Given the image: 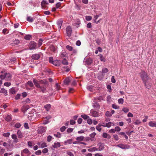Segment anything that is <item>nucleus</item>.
Instances as JSON below:
<instances>
[{"mask_svg":"<svg viewBox=\"0 0 156 156\" xmlns=\"http://www.w3.org/2000/svg\"><path fill=\"white\" fill-rule=\"evenodd\" d=\"M62 23L63 20L62 19H60L58 20L57 22V24L58 26V28L59 30H60L61 29Z\"/></svg>","mask_w":156,"mask_h":156,"instance_id":"9b49d317","label":"nucleus"},{"mask_svg":"<svg viewBox=\"0 0 156 156\" xmlns=\"http://www.w3.org/2000/svg\"><path fill=\"white\" fill-rule=\"evenodd\" d=\"M66 31L67 36L69 37L71 35L72 32V30L70 26H68L66 28Z\"/></svg>","mask_w":156,"mask_h":156,"instance_id":"0eeeda50","label":"nucleus"},{"mask_svg":"<svg viewBox=\"0 0 156 156\" xmlns=\"http://www.w3.org/2000/svg\"><path fill=\"white\" fill-rule=\"evenodd\" d=\"M35 86L39 88L40 87V86L39 85V82L36 79L33 80Z\"/></svg>","mask_w":156,"mask_h":156,"instance_id":"6ab92c4d","label":"nucleus"},{"mask_svg":"<svg viewBox=\"0 0 156 156\" xmlns=\"http://www.w3.org/2000/svg\"><path fill=\"white\" fill-rule=\"evenodd\" d=\"M88 151L90 152H93L96 151H98L97 150V148L96 147H94L92 148H89L88 150Z\"/></svg>","mask_w":156,"mask_h":156,"instance_id":"393cba45","label":"nucleus"},{"mask_svg":"<svg viewBox=\"0 0 156 156\" xmlns=\"http://www.w3.org/2000/svg\"><path fill=\"white\" fill-rule=\"evenodd\" d=\"M21 126V125L20 123H16L14 127L17 128H19Z\"/></svg>","mask_w":156,"mask_h":156,"instance_id":"c03bdc74","label":"nucleus"},{"mask_svg":"<svg viewBox=\"0 0 156 156\" xmlns=\"http://www.w3.org/2000/svg\"><path fill=\"white\" fill-rule=\"evenodd\" d=\"M111 81L112 83H115L116 81L115 79L114 76H112L111 79Z\"/></svg>","mask_w":156,"mask_h":156,"instance_id":"680f3d73","label":"nucleus"},{"mask_svg":"<svg viewBox=\"0 0 156 156\" xmlns=\"http://www.w3.org/2000/svg\"><path fill=\"white\" fill-rule=\"evenodd\" d=\"M48 4V2L46 0L43 1L41 3V5L43 9H45L46 5Z\"/></svg>","mask_w":156,"mask_h":156,"instance_id":"f8f14e48","label":"nucleus"},{"mask_svg":"<svg viewBox=\"0 0 156 156\" xmlns=\"http://www.w3.org/2000/svg\"><path fill=\"white\" fill-rule=\"evenodd\" d=\"M44 108L46 110L48 111L49 110L51 107V105L50 104H47L46 105L44 106Z\"/></svg>","mask_w":156,"mask_h":156,"instance_id":"a878e982","label":"nucleus"},{"mask_svg":"<svg viewBox=\"0 0 156 156\" xmlns=\"http://www.w3.org/2000/svg\"><path fill=\"white\" fill-rule=\"evenodd\" d=\"M104 76V74H102L100 73L98 76V78L100 80H102L103 79Z\"/></svg>","mask_w":156,"mask_h":156,"instance_id":"473e14b6","label":"nucleus"},{"mask_svg":"<svg viewBox=\"0 0 156 156\" xmlns=\"http://www.w3.org/2000/svg\"><path fill=\"white\" fill-rule=\"evenodd\" d=\"M29 108V106L28 105H23L22 107L21 110L23 113H25Z\"/></svg>","mask_w":156,"mask_h":156,"instance_id":"ddd939ff","label":"nucleus"},{"mask_svg":"<svg viewBox=\"0 0 156 156\" xmlns=\"http://www.w3.org/2000/svg\"><path fill=\"white\" fill-rule=\"evenodd\" d=\"M122 149H128L130 148V146L126 144H120L116 146Z\"/></svg>","mask_w":156,"mask_h":156,"instance_id":"39448f33","label":"nucleus"},{"mask_svg":"<svg viewBox=\"0 0 156 156\" xmlns=\"http://www.w3.org/2000/svg\"><path fill=\"white\" fill-rule=\"evenodd\" d=\"M27 84L31 87L33 86V83L31 81H28L27 82Z\"/></svg>","mask_w":156,"mask_h":156,"instance_id":"13d9d810","label":"nucleus"},{"mask_svg":"<svg viewBox=\"0 0 156 156\" xmlns=\"http://www.w3.org/2000/svg\"><path fill=\"white\" fill-rule=\"evenodd\" d=\"M90 115L94 117H97L99 116V114L96 111L91 110L90 111Z\"/></svg>","mask_w":156,"mask_h":156,"instance_id":"20e7f679","label":"nucleus"},{"mask_svg":"<svg viewBox=\"0 0 156 156\" xmlns=\"http://www.w3.org/2000/svg\"><path fill=\"white\" fill-rule=\"evenodd\" d=\"M37 144L40 146V147L41 148L46 147L47 146V143L43 142H38L37 143Z\"/></svg>","mask_w":156,"mask_h":156,"instance_id":"6e6552de","label":"nucleus"},{"mask_svg":"<svg viewBox=\"0 0 156 156\" xmlns=\"http://www.w3.org/2000/svg\"><path fill=\"white\" fill-rule=\"evenodd\" d=\"M140 76L144 82L145 85L147 86V81L148 80V77L147 73L144 71H142L140 73Z\"/></svg>","mask_w":156,"mask_h":156,"instance_id":"f257e3e1","label":"nucleus"},{"mask_svg":"<svg viewBox=\"0 0 156 156\" xmlns=\"http://www.w3.org/2000/svg\"><path fill=\"white\" fill-rule=\"evenodd\" d=\"M112 107L115 109H119V107L115 104H112Z\"/></svg>","mask_w":156,"mask_h":156,"instance_id":"09e8293b","label":"nucleus"},{"mask_svg":"<svg viewBox=\"0 0 156 156\" xmlns=\"http://www.w3.org/2000/svg\"><path fill=\"white\" fill-rule=\"evenodd\" d=\"M30 154V152L27 148L22 150L21 152V156H28Z\"/></svg>","mask_w":156,"mask_h":156,"instance_id":"7ed1b4c3","label":"nucleus"},{"mask_svg":"<svg viewBox=\"0 0 156 156\" xmlns=\"http://www.w3.org/2000/svg\"><path fill=\"white\" fill-rule=\"evenodd\" d=\"M50 49L51 51L55 52L56 51V49L53 45H51L50 46Z\"/></svg>","mask_w":156,"mask_h":156,"instance_id":"bb28decb","label":"nucleus"},{"mask_svg":"<svg viewBox=\"0 0 156 156\" xmlns=\"http://www.w3.org/2000/svg\"><path fill=\"white\" fill-rule=\"evenodd\" d=\"M1 77L2 79H5L7 80H10L11 78V76L10 74L7 73H4L3 74L1 75Z\"/></svg>","mask_w":156,"mask_h":156,"instance_id":"f03ea898","label":"nucleus"},{"mask_svg":"<svg viewBox=\"0 0 156 156\" xmlns=\"http://www.w3.org/2000/svg\"><path fill=\"white\" fill-rule=\"evenodd\" d=\"M73 139H68L64 141V144L66 145L71 144L72 143Z\"/></svg>","mask_w":156,"mask_h":156,"instance_id":"5701e85b","label":"nucleus"},{"mask_svg":"<svg viewBox=\"0 0 156 156\" xmlns=\"http://www.w3.org/2000/svg\"><path fill=\"white\" fill-rule=\"evenodd\" d=\"M60 143L59 142H55L53 145L51 146V148L52 149L55 148L59 147H60Z\"/></svg>","mask_w":156,"mask_h":156,"instance_id":"9d476101","label":"nucleus"},{"mask_svg":"<svg viewBox=\"0 0 156 156\" xmlns=\"http://www.w3.org/2000/svg\"><path fill=\"white\" fill-rule=\"evenodd\" d=\"M84 139V136H80L77 137L76 138V140L80 143V141H83Z\"/></svg>","mask_w":156,"mask_h":156,"instance_id":"dca6fc26","label":"nucleus"},{"mask_svg":"<svg viewBox=\"0 0 156 156\" xmlns=\"http://www.w3.org/2000/svg\"><path fill=\"white\" fill-rule=\"evenodd\" d=\"M149 125L151 127H156V123L155 122H150L149 123Z\"/></svg>","mask_w":156,"mask_h":156,"instance_id":"412c9836","label":"nucleus"},{"mask_svg":"<svg viewBox=\"0 0 156 156\" xmlns=\"http://www.w3.org/2000/svg\"><path fill=\"white\" fill-rule=\"evenodd\" d=\"M92 17L91 16H86L85 17L86 20L87 21H90V20L92 19Z\"/></svg>","mask_w":156,"mask_h":156,"instance_id":"ea45409f","label":"nucleus"},{"mask_svg":"<svg viewBox=\"0 0 156 156\" xmlns=\"http://www.w3.org/2000/svg\"><path fill=\"white\" fill-rule=\"evenodd\" d=\"M54 136L56 137L59 138L62 136L61 134L59 132H57L56 133L54 134Z\"/></svg>","mask_w":156,"mask_h":156,"instance_id":"7c9ffc66","label":"nucleus"},{"mask_svg":"<svg viewBox=\"0 0 156 156\" xmlns=\"http://www.w3.org/2000/svg\"><path fill=\"white\" fill-rule=\"evenodd\" d=\"M10 93L13 94H14L16 93V91L14 89L12 88L10 90Z\"/></svg>","mask_w":156,"mask_h":156,"instance_id":"5fc2aeb1","label":"nucleus"},{"mask_svg":"<svg viewBox=\"0 0 156 156\" xmlns=\"http://www.w3.org/2000/svg\"><path fill=\"white\" fill-rule=\"evenodd\" d=\"M2 93L6 95L7 93V91L4 88H2L0 90V93Z\"/></svg>","mask_w":156,"mask_h":156,"instance_id":"c85d7f7f","label":"nucleus"},{"mask_svg":"<svg viewBox=\"0 0 156 156\" xmlns=\"http://www.w3.org/2000/svg\"><path fill=\"white\" fill-rule=\"evenodd\" d=\"M17 133L18 136L19 138H22L24 137L23 133L20 130L17 131Z\"/></svg>","mask_w":156,"mask_h":156,"instance_id":"f3484780","label":"nucleus"},{"mask_svg":"<svg viewBox=\"0 0 156 156\" xmlns=\"http://www.w3.org/2000/svg\"><path fill=\"white\" fill-rule=\"evenodd\" d=\"M76 122L73 119H71L70 121V123L71 125H73Z\"/></svg>","mask_w":156,"mask_h":156,"instance_id":"774afa93","label":"nucleus"},{"mask_svg":"<svg viewBox=\"0 0 156 156\" xmlns=\"http://www.w3.org/2000/svg\"><path fill=\"white\" fill-rule=\"evenodd\" d=\"M83 121V119L81 118H78L77 120V122L79 124H80Z\"/></svg>","mask_w":156,"mask_h":156,"instance_id":"bf43d9fd","label":"nucleus"},{"mask_svg":"<svg viewBox=\"0 0 156 156\" xmlns=\"http://www.w3.org/2000/svg\"><path fill=\"white\" fill-rule=\"evenodd\" d=\"M48 151V150L47 148H45L43 149L42 152L43 153L45 154L47 153Z\"/></svg>","mask_w":156,"mask_h":156,"instance_id":"4d7b16f0","label":"nucleus"},{"mask_svg":"<svg viewBox=\"0 0 156 156\" xmlns=\"http://www.w3.org/2000/svg\"><path fill=\"white\" fill-rule=\"evenodd\" d=\"M93 106L94 108H99L100 107L99 103L97 102L94 103L93 104Z\"/></svg>","mask_w":156,"mask_h":156,"instance_id":"b1692460","label":"nucleus"},{"mask_svg":"<svg viewBox=\"0 0 156 156\" xmlns=\"http://www.w3.org/2000/svg\"><path fill=\"white\" fill-rule=\"evenodd\" d=\"M113 136L115 140L117 141L119 140V137L117 135H113Z\"/></svg>","mask_w":156,"mask_h":156,"instance_id":"e2e57ef3","label":"nucleus"},{"mask_svg":"<svg viewBox=\"0 0 156 156\" xmlns=\"http://www.w3.org/2000/svg\"><path fill=\"white\" fill-rule=\"evenodd\" d=\"M21 95L20 94H17L15 97V99L16 100H18L20 99V96Z\"/></svg>","mask_w":156,"mask_h":156,"instance_id":"338daca9","label":"nucleus"},{"mask_svg":"<svg viewBox=\"0 0 156 156\" xmlns=\"http://www.w3.org/2000/svg\"><path fill=\"white\" fill-rule=\"evenodd\" d=\"M115 131L119 132L121 130L120 128L118 126L115 127Z\"/></svg>","mask_w":156,"mask_h":156,"instance_id":"3c124183","label":"nucleus"},{"mask_svg":"<svg viewBox=\"0 0 156 156\" xmlns=\"http://www.w3.org/2000/svg\"><path fill=\"white\" fill-rule=\"evenodd\" d=\"M114 125L113 123L111 122H109L108 123L106 124V126L107 127L109 128L111 127L112 125Z\"/></svg>","mask_w":156,"mask_h":156,"instance_id":"c9c22d12","label":"nucleus"},{"mask_svg":"<svg viewBox=\"0 0 156 156\" xmlns=\"http://www.w3.org/2000/svg\"><path fill=\"white\" fill-rule=\"evenodd\" d=\"M92 120L90 118H88L87 120V123L89 125L91 124L92 123Z\"/></svg>","mask_w":156,"mask_h":156,"instance_id":"a19ab883","label":"nucleus"},{"mask_svg":"<svg viewBox=\"0 0 156 156\" xmlns=\"http://www.w3.org/2000/svg\"><path fill=\"white\" fill-rule=\"evenodd\" d=\"M105 115L107 116L111 117L112 116L111 113L108 111H107L105 113Z\"/></svg>","mask_w":156,"mask_h":156,"instance_id":"79ce46f5","label":"nucleus"},{"mask_svg":"<svg viewBox=\"0 0 156 156\" xmlns=\"http://www.w3.org/2000/svg\"><path fill=\"white\" fill-rule=\"evenodd\" d=\"M41 154V151L39 150L35 152V154L37 155H39Z\"/></svg>","mask_w":156,"mask_h":156,"instance_id":"864d4df0","label":"nucleus"},{"mask_svg":"<svg viewBox=\"0 0 156 156\" xmlns=\"http://www.w3.org/2000/svg\"><path fill=\"white\" fill-rule=\"evenodd\" d=\"M73 130V129L71 128H69L67 129V132L68 133H70L71 132H72Z\"/></svg>","mask_w":156,"mask_h":156,"instance_id":"603ef678","label":"nucleus"},{"mask_svg":"<svg viewBox=\"0 0 156 156\" xmlns=\"http://www.w3.org/2000/svg\"><path fill=\"white\" fill-rule=\"evenodd\" d=\"M47 83V81L45 80H42L40 81V84H46Z\"/></svg>","mask_w":156,"mask_h":156,"instance_id":"0e129e2a","label":"nucleus"},{"mask_svg":"<svg viewBox=\"0 0 156 156\" xmlns=\"http://www.w3.org/2000/svg\"><path fill=\"white\" fill-rule=\"evenodd\" d=\"M81 117L85 120H86L89 118V117L88 116L85 114L81 115Z\"/></svg>","mask_w":156,"mask_h":156,"instance_id":"f704fd0d","label":"nucleus"},{"mask_svg":"<svg viewBox=\"0 0 156 156\" xmlns=\"http://www.w3.org/2000/svg\"><path fill=\"white\" fill-rule=\"evenodd\" d=\"M108 72V69L106 68H103L102 70V73L101 74H103L104 73H106Z\"/></svg>","mask_w":156,"mask_h":156,"instance_id":"72a5a7b5","label":"nucleus"},{"mask_svg":"<svg viewBox=\"0 0 156 156\" xmlns=\"http://www.w3.org/2000/svg\"><path fill=\"white\" fill-rule=\"evenodd\" d=\"M124 102V100L123 99L121 98H120L118 100V102L119 104H123Z\"/></svg>","mask_w":156,"mask_h":156,"instance_id":"de8ad7c7","label":"nucleus"},{"mask_svg":"<svg viewBox=\"0 0 156 156\" xmlns=\"http://www.w3.org/2000/svg\"><path fill=\"white\" fill-rule=\"evenodd\" d=\"M62 64L64 65H67L68 64V62H67V60H66V59H64L62 60Z\"/></svg>","mask_w":156,"mask_h":156,"instance_id":"a18cd8bd","label":"nucleus"},{"mask_svg":"<svg viewBox=\"0 0 156 156\" xmlns=\"http://www.w3.org/2000/svg\"><path fill=\"white\" fill-rule=\"evenodd\" d=\"M34 18L30 16H27V20L29 22H32L34 20Z\"/></svg>","mask_w":156,"mask_h":156,"instance_id":"4be33fe9","label":"nucleus"},{"mask_svg":"<svg viewBox=\"0 0 156 156\" xmlns=\"http://www.w3.org/2000/svg\"><path fill=\"white\" fill-rule=\"evenodd\" d=\"M122 110L124 112L127 113L129 111V110L128 108L127 107H124L122 108Z\"/></svg>","mask_w":156,"mask_h":156,"instance_id":"e433bc0d","label":"nucleus"},{"mask_svg":"<svg viewBox=\"0 0 156 156\" xmlns=\"http://www.w3.org/2000/svg\"><path fill=\"white\" fill-rule=\"evenodd\" d=\"M102 136L105 138H107L108 136V138H110L111 137L108 134L106 133H104L103 134Z\"/></svg>","mask_w":156,"mask_h":156,"instance_id":"c756f323","label":"nucleus"},{"mask_svg":"<svg viewBox=\"0 0 156 156\" xmlns=\"http://www.w3.org/2000/svg\"><path fill=\"white\" fill-rule=\"evenodd\" d=\"M5 119L6 121L8 122L10 121L12 119V116L11 115H7L5 116Z\"/></svg>","mask_w":156,"mask_h":156,"instance_id":"4468645a","label":"nucleus"},{"mask_svg":"<svg viewBox=\"0 0 156 156\" xmlns=\"http://www.w3.org/2000/svg\"><path fill=\"white\" fill-rule=\"evenodd\" d=\"M70 80L69 79V78L68 77L67 78L64 80V83L68 84L70 82Z\"/></svg>","mask_w":156,"mask_h":156,"instance_id":"2f4dec72","label":"nucleus"},{"mask_svg":"<svg viewBox=\"0 0 156 156\" xmlns=\"http://www.w3.org/2000/svg\"><path fill=\"white\" fill-rule=\"evenodd\" d=\"M52 64L55 66H57L59 64V63L58 60L54 61Z\"/></svg>","mask_w":156,"mask_h":156,"instance_id":"58836bf2","label":"nucleus"},{"mask_svg":"<svg viewBox=\"0 0 156 156\" xmlns=\"http://www.w3.org/2000/svg\"><path fill=\"white\" fill-rule=\"evenodd\" d=\"M96 134L95 132H93L90 135V136L91 138H94Z\"/></svg>","mask_w":156,"mask_h":156,"instance_id":"69168bd1","label":"nucleus"},{"mask_svg":"<svg viewBox=\"0 0 156 156\" xmlns=\"http://www.w3.org/2000/svg\"><path fill=\"white\" fill-rule=\"evenodd\" d=\"M46 130V127H43V126H40L38 129V132L40 133H42L44 132Z\"/></svg>","mask_w":156,"mask_h":156,"instance_id":"1a4fd4ad","label":"nucleus"},{"mask_svg":"<svg viewBox=\"0 0 156 156\" xmlns=\"http://www.w3.org/2000/svg\"><path fill=\"white\" fill-rule=\"evenodd\" d=\"M37 46V44L34 42H31L29 44V49L32 50L36 48Z\"/></svg>","mask_w":156,"mask_h":156,"instance_id":"423d86ee","label":"nucleus"},{"mask_svg":"<svg viewBox=\"0 0 156 156\" xmlns=\"http://www.w3.org/2000/svg\"><path fill=\"white\" fill-rule=\"evenodd\" d=\"M32 36L30 34H28L26 35L24 37V39L27 40H30V38H31Z\"/></svg>","mask_w":156,"mask_h":156,"instance_id":"cd10ccee","label":"nucleus"},{"mask_svg":"<svg viewBox=\"0 0 156 156\" xmlns=\"http://www.w3.org/2000/svg\"><path fill=\"white\" fill-rule=\"evenodd\" d=\"M101 126L99 125V124L96 127V129L99 132H100L101 130Z\"/></svg>","mask_w":156,"mask_h":156,"instance_id":"37998d69","label":"nucleus"},{"mask_svg":"<svg viewBox=\"0 0 156 156\" xmlns=\"http://www.w3.org/2000/svg\"><path fill=\"white\" fill-rule=\"evenodd\" d=\"M10 133L8 132L6 133H4L3 134V136L5 137H9L10 135Z\"/></svg>","mask_w":156,"mask_h":156,"instance_id":"8fccbe9b","label":"nucleus"},{"mask_svg":"<svg viewBox=\"0 0 156 156\" xmlns=\"http://www.w3.org/2000/svg\"><path fill=\"white\" fill-rule=\"evenodd\" d=\"M99 147L97 148L98 151H101L104 148V144L103 143H100L98 144Z\"/></svg>","mask_w":156,"mask_h":156,"instance_id":"2eb2a0df","label":"nucleus"},{"mask_svg":"<svg viewBox=\"0 0 156 156\" xmlns=\"http://www.w3.org/2000/svg\"><path fill=\"white\" fill-rule=\"evenodd\" d=\"M40 56L39 55L35 54L33 55L32 56V58L34 59L37 60L39 59Z\"/></svg>","mask_w":156,"mask_h":156,"instance_id":"aec40b11","label":"nucleus"},{"mask_svg":"<svg viewBox=\"0 0 156 156\" xmlns=\"http://www.w3.org/2000/svg\"><path fill=\"white\" fill-rule=\"evenodd\" d=\"M12 138L14 140V142H18L17 137L16 135L13 134L11 136Z\"/></svg>","mask_w":156,"mask_h":156,"instance_id":"a211bd4d","label":"nucleus"},{"mask_svg":"<svg viewBox=\"0 0 156 156\" xmlns=\"http://www.w3.org/2000/svg\"><path fill=\"white\" fill-rule=\"evenodd\" d=\"M39 88H41V91L43 92H44L46 90V86H44L43 87H42L40 86V87Z\"/></svg>","mask_w":156,"mask_h":156,"instance_id":"4c0bfd02","label":"nucleus"},{"mask_svg":"<svg viewBox=\"0 0 156 156\" xmlns=\"http://www.w3.org/2000/svg\"><path fill=\"white\" fill-rule=\"evenodd\" d=\"M52 137L51 136H50V135L48 136L47 137V141L48 142H50L51 141V140L52 139Z\"/></svg>","mask_w":156,"mask_h":156,"instance_id":"6e6d98bb","label":"nucleus"},{"mask_svg":"<svg viewBox=\"0 0 156 156\" xmlns=\"http://www.w3.org/2000/svg\"><path fill=\"white\" fill-rule=\"evenodd\" d=\"M66 48L69 51H72L73 50V48L72 47L69 45H67L66 47Z\"/></svg>","mask_w":156,"mask_h":156,"instance_id":"49530a36","label":"nucleus"},{"mask_svg":"<svg viewBox=\"0 0 156 156\" xmlns=\"http://www.w3.org/2000/svg\"><path fill=\"white\" fill-rule=\"evenodd\" d=\"M67 154L69 156H74L72 152L69 151L67 152Z\"/></svg>","mask_w":156,"mask_h":156,"instance_id":"052dcab7","label":"nucleus"}]
</instances>
